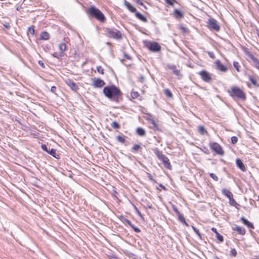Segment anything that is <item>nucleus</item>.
Masks as SVG:
<instances>
[{
    "label": "nucleus",
    "mask_w": 259,
    "mask_h": 259,
    "mask_svg": "<svg viewBox=\"0 0 259 259\" xmlns=\"http://www.w3.org/2000/svg\"><path fill=\"white\" fill-rule=\"evenodd\" d=\"M103 93L104 96L110 101L116 103L119 102L122 95L120 90L114 84L105 87L103 90Z\"/></svg>",
    "instance_id": "nucleus-1"
},
{
    "label": "nucleus",
    "mask_w": 259,
    "mask_h": 259,
    "mask_svg": "<svg viewBox=\"0 0 259 259\" xmlns=\"http://www.w3.org/2000/svg\"><path fill=\"white\" fill-rule=\"evenodd\" d=\"M229 96L235 101L246 100V96L244 92L237 86H232L228 90Z\"/></svg>",
    "instance_id": "nucleus-2"
},
{
    "label": "nucleus",
    "mask_w": 259,
    "mask_h": 259,
    "mask_svg": "<svg viewBox=\"0 0 259 259\" xmlns=\"http://www.w3.org/2000/svg\"><path fill=\"white\" fill-rule=\"evenodd\" d=\"M90 18H95L100 22L103 23L106 20V17L104 14L94 6H91L87 11Z\"/></svg>",
    "instance_id": "nucleus-3"
},
{
    "label": "nucleus",
    "mask_w": 259,
    "mask_h": 259,
    "mask_svg": "<svg viewBox=\"0 0 259 259\" xmlns=\"http://www.w3.org/2000/svg\"><path fill=\"white\" fill-rule=\"evenodd\" d=\"M105 34L107 37L113 38L116 39H120L122 37V34L118 30L113 29L110 28L105 29Z\"/></svg>",
    "instance_id": "nucleus-4"
},
{
    "label": "nucleus",
    "mask_w": 259,
    "mask_h": 259,
    "mask_svg": "<svg viewBox=\"0 0 259 259\" xmlns=\"http://www.w3.org/2000/svg\"><path fill=\"white\" fill-rule=\"evenodd\" d=\"M145 46L150 51L155 53L160 52L161 49L160 45L158 42L155 41H146Z\"/></svg>",
    "instance_id": "nucleus-5"
},
{
    "label": "nucleus",
    "mask_w": 259,
    "mask_h": 259,
    "mask_svg": "<svg viewBox=\"0 0 259 259\" xmlns=\"http://www.w3.org/2000/svg\"><path fill=\"white\" fill-rule=\"evenodd\" d=\"M210 148L218 155L223 156L225 154L224 151L222 146L217 142H210L209 143Z\"/></svg>",
    "instance_id": "nucleus-6"
},
{
    "label": "nucleus",
    "mask_w": 259,
    "mask_h": 259,
    "mask_svg": "<svg viewBox=\"0 0 259 259\" xmlns=\"http://www.w3.org/2000/svg\"><path fill=\"white\" fill-rule=\"evenodd\" d=\"M207 27L210 30L217 32L220 30V26L218 22L216 20L212 18L208 19Z\"/></svg>",
    "instance_id": "nucleus-7"
},
{
    "label": "nucleus",
    "mask_w": 259,
    "mask_h": 259,
    "mask_svg": "<svg viewBox=\"0 0 259 259\" xmlns=\"http://www.w3.org/2000/svg\"><path fill=\"white\" fill-rule=\"evenodd\" d=\"M198 74L200 76L201 78L205 82L210 83L212 80L211 74L206 70H203L199 71Z\"/></svg>",
    "instance_id": "nucleus-8"
},
{
    "label": "nucleus",
    "mask_w": 259,
    "mask_h": 259,
    "mask_svg": "<svg viewBox=\"0 0 259 259\" xmlns=\"http://www.w3.org/2000/svg\"><path fill=\"white\" fill-rule=\"evenodd\" d=\"M244 53L252 61V66L259 71V60L247 50H245Z\"/></svg>",
    "instance_id": "nucleus-9"
},
{
    "label": "nucleus",
    "mask_w": 259,
    "mask_h": 259,
    "mask_svg": "<svg viewBox=\"0 0 259 259\" xmlns=\"http://www.w3.org/2000/svg\"><path fill=\"white\" fill-rule=\"evenodd\" d=\"M166 69H168L172 71V73L178 77H182V74L181 73L180 70L177 68V66L174 64H168L166 65Z\"/></svg>",
    "instance_id": "nucleus-10"
},
{
    "label": "nucleus",
    "mask_w": 259,
    "mask_h": 259,
    "mask_svg": "<svg viewBox=\"0 0 259 259\" xmlns=\"http://www.w3.org/2000/svg\"><path fill=\"white\" fill-rule=\"evenodd\" d=\"M65 83L74 92H77L79 90L78 85L70 79H67Z\"/></svg>",
    "instance_id": "nucleus-11"
},
{
    "label": "nucleus",
    "mask_w": 259,
    "mask_h": 259,
    "mask_svg": "<svg viewBox=\"0 0 259 259\" xmlns=\"http://www.w3.org/2000/svg\"><path fill=\"white\" fill-rule=\"evenodd\" d=\"M172 15L177 20H181L184 18V12L181 10L178 9H174Z\"/></svg>",
    "instance_id": "nucleus-12"
},
{
    "label": "nucleus",
    "mask_w": 259,
    "mask_h": 259,
    "mask_svg": "<svg viewBox=\"0 0 259 259\" xmlns=\"http://www.w3.org/2000/svg\"><path fill=\"white\" fill-rule=\"evenodd\" d=\"M93 85L94 86V88H101L102 87H103L105 84V81L100 78H94L93 79Z\"/></svg>",
    "instance_id": "nucleus-13"
},
{
    "label": "nucleus",
    "mask_w": 259,
    "mask_h": 259,
    "mask_svg": "<svg viewBox=\"0 0 259 259\" xmlns=\"http://www.w3.org/2000/svg\"><path fill=\"white\" fill-rule=\"evenodd\" d=\"M215 64L217 66V69L219 70H220L222 72H226L228 70V67L222 64L221 62L219 60H217L215 61Z\"/></svg>",
    "instance_id": "nucleus-14"
},
{
    "label": "nucleus",
    "mask_w": 259,
    "mask_h": 259,
    "mask_svg": "<svg viewBox=\"0 0 259 259\" xmlns=\"http://www.w3.org/2000/svg\"><path fill=\"white\" fill-rule=\"evenodd\" d=\"M160 160L162 162L165 168L168 169H171V165L167 157L164 156Z\"/></svg>",
    "instance_id": "nucleus-15"
},
{
    "label": "nucleus",
    "mask_w": 259,
    "mask_h": 259,
    "mask_svg": "<svg viewBox=\"0 0 259 259\" xmlns=\"http://www.w3.org/2000/svg\"><path fill=\"white\" fill-rule=\"evenodd\" d=\"M236 164L237 166L242 171H245L246 170V168L243 161L240 158H237L236 160Z\"/></svg>",
    "instance_id": "nucleus-16"
},
{
    "label": "nucleus",
    "mask_w": 259,
    "mask_h": 259,
    "mask_svg": "<svg viewBox=\"0 0 259 259\" xmlns=\"http://www.w3.org/2000/svg\"><path fill=\"white\" fill-rule=\"evenodd\" d=\"M234 231H236L239 234L244 235L246 233L245 229L240 226L236 225L235 227L233 228Z\"/></svg>",
    "instance_id": "nucleus-17"
},
{
    "label": "nucleus",
    "mask_w": 259,
    "mask_h": 259,
    "mask_svg": "<svg viewBox=\"0 0 259 259\" xmlns=\"http://www.w3.org/2000/svg\"><path fill=\"white\" fill-rule=\"evenodd\" d=\"M240 220L242 222L243 224H244L245 226H247L249 228L254 229V227L253 226V224L248 221L246 219H245L244 217H242L240 219Z\"/></svg>",
    "instance_id": "nucleus-18"
},
{
    "label": "nucleus",
    "mask_w": 259,
    "mask_h": 259,
    "mask_svg": "<svg viewBox=\"0 0 259 259\" xmlns=\"http://www.w3.org/2000/svg\"><path fill=\"white\" fill-rule=\"evenodd\" d=\"M48 153L57 159L60 158V154L57 153V150L55 149L51 148L48 151Z\"/></svg>",
    "instance_id": "nucleus-19"
},
{
    "label": "nucleus",
    "mask_w": 259,
    "mask_h": 259,
    "mask_svg": "<svg viewBox=\"0 0 259 259\" xmlns=\"http://www.w3.org/2000/svg\"><path fill=\"white\" fill-rule=\"evenodd\" d=\"M124 4L130 12L135 14L137 12L136 8L127 1H125Z\"/></svg>",
    "instance_id": "nucleus-20"
},
{
    "label": "nucleus",
    "mask_w": 259,
    "mask_h": 259,
    "mask_svg": "<svg viewBox=\"0 0 259 259\" xmlns=\"http://www.w3.org/2000/svg\"><path fill=\"white\" fill-rule=\"evenodd\" d=\"M211 231L215 234L216 237L217 238L219 242H223V236L218 232L217 229L215 228L212 227L211 228Z\"/></svg>",
    "instance_id": "nucleus-21"
},
{
    "label": "nucleus",
    "mask_w": 259,
    "mask_h": 259,
    "mask_svg": "<svg viewBox=\"0 0 259 259\" xmlns=\"http://www.w3.org/2000/svg\"><path fill=\"white\" fill-rule=\"evenodd\" d=\"M151 123L152 124V126H150V128L152 129L154 131H159L160 132H162V130L161 129L159 125L156 123L154 120L152 121Z\"/></svg>",
    "instance_id": "nucleus-22"
},
{
    "label": "nucleus",
    "mask_w": 259,
    "mask_h": 259,
    "mask_svg": "<svg viewBox=\"0 0 259 259\" xmlns=\"http://www.w3.org/2000/svg\"><path fill=\"white\" fill-rule=\"evenodd\" d=\"M222 194L226 196L229 200L233 196L232 193L226 189H223L222 190Z\"/></svg>",
    "instance_id": "nucleus-23"
},
{
    "label": "nucleus",
    "mask_w": 259,
    "mask_h": 259,
    "mask_svg": "<svg viewBox=\"0 0 259 259\" xmlns=\"http://www.w3.org/2000/svg\"><path fill=\"white\" fill-rule=\"evenodd\" d=\"M154 152L159 160H160L164 156H165L164 154H163L162 152L161 151H160L157 148H156L154 149Z\"/></svg>",
    "instance_id": "nucleus-24"
},
{
    "label": "nucleus",
    "mask_w": 259,
    "mask_h": 259,
    "mask_svg": "<svg viewBox=\"0 0 259 259\" xmlns=\"http://www.w3.org/2000/svg\"><path fill=\"white\" fill-rule=\"evenodd\" d=\"M135 16L138 19L142 22H147L148 21L147 18L139 12H136Z\"/></svg>",
    "instance_id": "nucleus-25"
},
{
    "label": "nucleus",
    "mask_w": 259,
    "mask_h": 259,
    "mask_svg": "<svg viewBox=\"0 0 259 259\" xmlns=\"http://www.w3.org/2000/svg\"><path fill=\"white\" fill-rule=\"evenodd\" d=\"M50 38L49 33L46 31H42L40 35V39L41 40H48Z\"/></svg>",
    "instance_id": "nucleus-26"
},
{
    "label": "nucleus",
    "mask_w": 259,
    "mask_h": 259,
    "mask_svg": "<svg viewBox=\"0 0 259 259\" xmlns=\"http://www.w3.org/2000/svg\"><path fill=\"white\" fill-rule=\"evenodd\" d=\"M142 149V148L140 144H135L132 148L131 151L133 153H137L141 151Z\"/></svg>",
    "instance_id": "nucleus-27"
},
{
    "label": "nucleus",
    "mask_w": 259,
    "mask_h": 259,
    "mask_svg": "<svg viewBox=\"0 0 259 259\" xmlns=\"http://www.w3.org/2000/svg\"><path fill=\"white\" fill-rule=\"evenodd\" d=\"M136 133L139 136L141 137H144L146 135L145 130L143 128L141 127H138L137 128Z\"/></svg>",
    "instance_id": "nucleus-28"
},
{
    "label": "nucleus",
    "mask_w": 259,
    "mask_h": 259,
    "mask_svg": "<svg viewBox=\"0 0 259 259\" xmlns=\"http://www.w3.org/2000/svg\"><path fill=\"white\" fill-rule=\"evenodd\" d=\"M229 204L231 205L234 206L237 209H239V207L240 206V205L236 202L233 197L229 200Z\"/></svg>",
    "instance_id": "nucleus-29"
},
{
    "label": "nucleus",
    "mask_w": 259,
    "mask_h": 259,
    "mask_svg": "<svg viewBox=\"0 0 259 259\" xmlns=\"http://www.w3.org/2000/svg\"><path fill=\"white\" fill-rule=\"evenodd\" d=\"M59 49L60 50V53L62 55H64V52L66 50V45L64 42L60 43L59 45Z\"/></svg>",
    "instance_id": "nucleus-30"
},
{
    "label": "nucleus",
    "mask_w": 259,
    "mask_h": 259,
    "mask_svg": "<svg viewBox=\"0 0 259 259\" xmlns=\"http://www.w3.org/2000/svg\"><path fill=\"white\" fill-rule=\"evenodd\" d=\"M198 132L202 135H207L208 132L206 129L202 125H200L198 127Z\"/></svg>",
    "instance_id": "nucleus-31"
},
{
    "label": "nucleus",
    "mask_w": 259,
    "mask_h": 259,
    "mask_svg": "<svg viewBox=\"0 0 259 259\" xmlns=\"http://www.w3.org/2000/svg\"><path fill=\"white\" fill-rule=\"evenodd\" d=\"M178 217V219L183 224V225L186 226H189V225L188 224V223L186 222V220L185 219V218L184 217L183 215L182 214H181V213L179 214H178L177 215Z\"/></svg>",
    "instance_id": "nucleus-32"
},
{
    "label": "nucleus",
    "mask_w": 259,
    "mask_h": 259,
    "mask_svg": "<svg viewBox=\"0 0 259 259\" xmlns=\"http://www.w3.org/2000/svg\"><path fill=\"white\" fill-rule=\"evenodd\" d=\"M249 79L255 87H259V84L257 82V81L254 76L249 75Z\"/></svg>",
    "instance_id": "nucleus-33"
},
{
    "label": "nucleus",
    "mask_w": 259,
    "mask_h": 259,
    "mask_svg": "<svg viewBox=\"0 0 259 259\" xmlns=\"http://www.w3.org/2000/svg\"><path fill=\"white\" fill-rule=\"evenodd\" d=\"M118 218L124 224H127L129 226L132 224V222L130 220L125 218L122 215H120Z\"/></svg>",
    "instance_id": "nucleus-34"
},
{
    "label": "nucleus",
    "mask_w": 259,
    "mask_h": 259,
    "mask_svg": "<svg viewBox=\"0 0 259 259\" xmlns=\"http://www.w3.org/2000/svg\"><path fill=\"white\" fill-rule=\"evenodd\" d=\"M27 35L29 36L30 34L33 35L35 33L34 27L33 26H30L27 29Z\"/></svg>",
    "instance_id": "nucleus-35"
},
{
    "label": "nucleus",
    "mask_w": 259,
    "mask_h": 259,
    "mask_svg": "<svg viewBox=\"0 0 259 259\" xmlns=\"http://www.w3.org/2000/svg\"><path fill=\"white\" fill-rule=\"evenodd\" d=\"M192 228L193 230V231L195 232V233L197 235L199 238L201 240H203L202 235H201V233H200L199 230L194 226H192Z\"/></svg>",
    "instance_id": "nucleus-36"
},
{
    "label": "nucleus",
    "mask_w": 259,
    "mask_h": 259,
    "mask_svg": "<svg viewBox=\"0 0 259 259\" xmlns=\"http://www.w3.org/2000/svg\"><path fill=\"white\" fill-rule=\"evenodd\" d=\"M111 126L114 129H119L120 127V124L116 121H114L111 124Z\"/></svg>",
    "instance_id": "nucleus-37"
},
{
    "label": "nucleus",
    "mask_w": 259,
    "mask_h": 259,
    "mask_svg": "<svg viewBox=\"0 0 259 259\" xmlns=\"http://www.w3.org/2000/svg\"><path fill=\"white\" fill-rule=\"evenodd\" d=\"M52 56L59 60H61L64 55H62V54H60V53H58L57 52H55L52 54Z\"/></svg>",
    "instance_id": "nucleus-38"
},
{
    "label": "nucleus",
    "mask_w": 259,
    "mask_h": 259,
    "mask_svg": "<svg viewBox=\"0 0 259 259\" xmlns=\"http://www.w3.org/2000/svg\"><path fill=\"white\" fill-rule=\"evenodd\" d=\"M117 139L118 142L124 143L125 142V136L122 135L121 136L119 135L117 136Z\"/></svg>",
    "instance_id": "nucleus-39"
},
{
    "label": "nucleus",
    "mask_w": 259,
    "mask_h": 259,
    "mask_svg": "<svg viewBox=\"0 0 259 259\" xmlns=\"http://www.w3.org/2000/svg\"><path fill=\"white\" fill-rule=\"evenodd\" d=\"M147 116H144V118L149 122H151L154 119L151 118L152 115L150 113H146Z\"/></svg>",
    "instance_id": "nucleus-40"
},
{
    "label": "nucleus",
    "mask_w": 259,
    "mask_h": 259,
    "mask_svg": "<svg viewBox=\"0 0 259 259\" xmlns=\"http://www.w3.org/2000/svg\"><path fill=\"white\" fill-rule=\"evenodd\" d=\"M237 254V250L235 248H231L230 252V255L231 257H235Z\"/></svg>",
    "instance_id": "nucleus-41"
},
{
    "label": "nucleus",
    "mask_w": 259,
    "mask_h": 259,
    "mask_svg": "<svg viewBox=\"0 0 259 259\" xmlns=\"http://www.w3.org/2000/svg\"><path fill=\"white\" fill-rule=\"evenodd\" d=\"M165 2L170 6H174L175 3H177L176 0H164Z\"/></svg>",
    "instance_id": "nucleus-42"
},
{
    "label": "nucleus",
    "mask_w": 259,
    "mask_h": 259,
    "mask_svg": "<svg viewBox=\"0 0 259 259\" xmlns=\"http://www.w3.org/2000/svg\"><path fill=\"white\" fill-rule=\"evenodd\" d=\"M131 95L133 99H135L139 97V94L138 92H132Z\"/></svg>",
    "instance_id": "nucleus-43"
},
{
    "label": "nucleus",
    "mask_w": 259,
    "mask_h": 259,
    "mask_svg": "<svg viewBox=\"0 0 259 259\" xmlns=\"http://www.w3.org/2000/svg\"><path fill=\"white\" fill-rule=\"evenodd\" d=\"M233 66H234V68L236 69V70L238 72L240 71V69H239L240 65H239V63L238 62L234 61L233 62Z\"/></svg>",
    "instance_id": "nucleus-44"
},
{
    "label": "nucleus",
    "mask_w": 259,
    "mask_h": 259,
    "mask_svg": "<svg viewBox=\"0 0 259 259\" xmlns=\"http://www.w3.org/2000/svg\"><path fill=\"white\" fill-rule=\"evenodd\" d=\"M134 230L135 232H136V233H139L141 232V230L138 228V227H137L136 226H135L132 223V224L130 226Z\"/></svg>",
    "instance_id": "nucleus-45"
},
{
    "label": "nucleus",
    "mask_w": 259,
    "mask_h": 259,
    "mask_svg": "<svg viewBox=\"0 0 259 259\" xmlns=\"http://www.w3.org/2000/svg\"><path fill=\"white\" fill-rule=\"evenodd\" d=\"M165 94L168 97L171 98L172 97V94L168 89H165L164 90Z\"/></svg>",
    "instance_id": "nucleus-46"
},
{
    "label": "nucleus",
    "mask_w": 259,
    "mask_h": 259,
    "mask_svg": "<svg viewBox=\"0 0 259 259\" xmlns=\"http://www.w3.org/2000/svg\"><path fill=\"white\" fill-rule=\"evenodd\" d=\"M210 177L212 178L215 181H218L219 180L218 177L213 173H210L209 174Z\"/></svg>",
    "instance_id": "nucleus-47"
},
{
    "label": "nucleus",
    "mask_w": 259,
    "mask_h": 259,
    "mask_svg": "<svg viewBox=\"0 0 259 259\" xmlns=\"http://www.w3.org/2000/svg\"><path fill=\"white\" fill-rule=\"evenodd\" d=\"M201 150L205 154H209L210 153L209 149L206 146H203Z\"/></svg>",
    "instance_id": "nucleus-48"
},
{
    "label": "nucleus",
    "mask_w": 259,
    "mask_h": 259,
    "mask_svg": "<svg viewBox=\"0 0 259 259\" xmlns=\"http://www.w3.org/2000/svg\"><path fill=\"white\" fill-rule=\"evenodd\" d=\"M231 140L232 144H235L238 142V139L236 136H233L231 137Z\"/></svg>",
    "instance_id": "nucleus-49"
},
{
    "label": "nucleus",
    "mask_w": 259,
    "mask_h": 259,
    "mask_svg": "<svg viewBox=\"0 0 259 259\" xmlns=\"http://www.w3.org/2000/svg\"><path fill=\"white\" fill-rule=\"evenodd\" d=\"M97 70L99 73H100L102 74H104V70L101 66H98L97 67Z\"/></svg>",
    "instance_id": "nucleus-50"
},
{
    "label": "nucleus",
    "mask_w": 259,
    "mask_h": 259,
    "mask_svg": "<svg viewBox=\"0 0 259 259\" xmlns=\"http://www.w3.org/2000/svg\"><path fill=\"white\" fill-rule=\"evenodd\" d=\"M133 206H134V209L135 210V211L137 213V214L139 216L142 217V215L140 211L138 209V208L135 205H133Z\"/></svg>",
    "instance_id": "nucleus-51"
},
{
    "label": "nucleus",
    "mask_w": 259,
    "mask_h": 259,
    "mask_svg": "<svg viewBox=\"0 0 259 259\" xmlns=\"http://www.w3.org/2000/svg\"><path fill=\"white\" fill-rule=\"evenodd\" d=\"M41 148L42 149V150L46 152L47 153H48V151L49 150V149H48L47 145L45 144H41Z\"/></svg>",
    "instance_id": "nucleus-52"
},
{
    "label": "nucleus",
    "mask_w": 259,
    "mask_h": 259,
    "mask_svg": "<svg viewBox=\"0 0 259 259\" xmlns=\"http://www.w3.org/2000/svg\"><path fill=\"white\" fill-rule=\"evenodd\" d=\"M147 177L149 180L153 181L154 183H156V181L153 179L152 176L150 174L147 173Z\"/></svg>",
    "instance_id": "nucleus-53"
},
{
    "label": "nucleus",
    "mask_w": 259,
    "mask_h": 259,
    "mask_svg": "<svg viewBox=\"0 0 259 259\" xmlns=\"http://www.w3.org/2000/svg\"><path fill=\"white\" fill-rule=\"evenodd\" d=\"M207 54L210 58H211L212 59L215 58V55L213 52L208 51L207 52Z\"/></svg>",
    "instance_id": "nucleus-54"
},
{
    "label": "nucleus",
    "mask_w": 259,
    "mask_h": 259,
    "mask_svg": "<svg viewBox=\"0 0 259 259\" xmlns=\"http://www.w3.org/2000/svg\"><path fill=\"white\" fill-rule=\"evenodd\" d=\"M172 209L175 212L177 215L179 214L180 213V212L179 211V210L178 209L176 206H172Z\"/></svg>",
    "instance_id": "nucleus-55"
},
{
    "label": "nucleus",
    "mask_w": 259,
    "mask_h": 259,
    "mask_svg": "<svg viewBox=\"0 0 259 259\" xmlns=\"http://www.w3.org/2000/svg\"><path fill=\"white\" fill-rule=\"evenodd\" d=\"M179 28L184 32H188V29L186 28H185L184 26L182 25L180 26Z\"/></svg>",
    "instance_id": "nucleus-56"
},
{
    "label": "nucleus",
    "mask_w": 259,
    "mask_h": 259,
    "mask_svg": "<svg viewBox=\"0 0 259 259\" xmlns=\"http://www.w3.org/2000/svg\"><path fill=\"white\" fill-rule=\"evenodd\" d=\"M38 64L43 68H45V64L43 63V62L41 60H39L38 61Z\"/></svg>",
    "instance_id": "nucleus-57"
},
{
    "label": "nucleus",
    "mask_w": 259,
    "mask_h": 259,
    "mask_svg": "<svg viewBox=\"0 0 259 259\" xmlns=\"http://www.w3.org/2000/svg\"><path fill=\"white\" fill-rule=\"evenodd\" d=\"M57 89V88L55 86H52L51 88V92L53 93H55L56 90Z\"/></svg>",
    "instance_id": "nucleus-58"
},
{
    "label": "nucleus",
    "mask_w": 259,
    "mask_h": 259,
    "mask_svg": "<svg viewBox=\"0 0 259 259\" xmlns=\"http://www.w3.org/2000/svg\"><path fill=\"white\" fill-rule=\"evenodd\" d=\"M124 56L127 59L131 60L132 59V57L125 53H124Z\"/></svg>",
    "instance_id": "nucleus-59"
},
{
    "label": "nucleus",
    "mask_w": 259,
    "mask_h": 259,
    "mask_svg": "<svg viewBox=\"0 0 259 259\" xmlns=\"http://www.w3.org/2000/svg\"><path fill=\"white\" fill-rule=\"evenodd\" d=\"M159 187H160L162 189H163L164 190H167L166 187L164 185L161 184H159Z\"/></svg>",
    "instance_id": "nucleus-60"
},
{
    "label": "nucleus",
    "mask_w": 259,
    "mask_h": 259,
    "mask_svg": "<svg viewBox=\"0 0 259 259\" xmlns=\"http://www.w3.org/2000/svg\"><path fill=\"white\" fill-rule=\"evenodd\" d=\"M4 26L7 29H10V26L8 23L4 24Z\"/></svg>",
    "instance_id": "nucleus-61"
},
{
    "label": "nucleus",
    "mask_w": 259,
    "mask_h": 259,
    "mask_svg": "<svg viewBox=\"0 0 259 259\" xmlns=\"http://www.w3.org/2000/svg\"><path fill=\"white\" fill-rule=\"evenodd\" d=\"M144 79V77L143 76H141L140 78L141 82H142V80Z\"/></svg>",
    "instance_id": "nucleus-62"
},
{
    "label": "nucleus",
    "mask_w": 259,
    "mask_h": 259,
    "mask_svg": "<svg viewBox=\"0 0 259 259\" xmlns=\"http://www.w3.org/2000/svg\"><path fill=\"white\" fill-rule=\"evenodd\" d=\"M214 259H220L219 257L217 256H216L215 257H214Z\"/></svg>",
    "instance_id": "nucleus-63"
},
{
    "label": "nucleus",
    "mask_w": 259,
    "mask_h": 259,
    "mask_svg": "<svg viewBox=\"0 0 259 259\" xmlns=\"http://www.w3.org/2000/svg\"><path fill=\"white\" fill-rule=\"evenodd\" d=\"M257 258L256 259H259V255L256 257Z\"/></svg>",
    "instance_id": "nucleus-64"
}]
</instances>
